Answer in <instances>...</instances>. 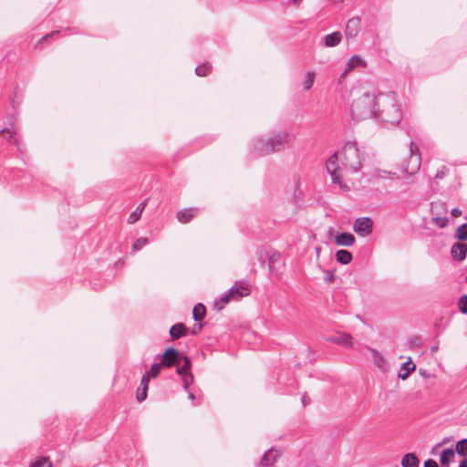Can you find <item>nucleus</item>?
I'll return each mask as SVG.
<instances>
[{"mask_svg": "<svg viewBox=\"0 0 467 467\" xmlns=\"http://www.w3.org/2000/svg\"><path fill=\"white\" fill-rule=\"evenodd\" d=\"M376 118L394 125L400 123L402 113L400 103L395 93L380 94L378 97Z\"/></svg>", "mask_w": 467, "mask_h": 467, "instance_id": "f257e3e1", "label": "nucleus"}, {"mask_svg": "<svg viewBox=\"0 0 467 467\" xmlns=\"http://www.w3.org/2000/svg\"><path fill=\"white\" fill-rule=\"evenodd\" d=\"M295 139V135L288 131H279L268 140H258L254 145V150L259 155H268L280 151L285 145L291 146Z\"/></svg>", "mask_w": 467, "mask_h": 467, "instance_id": "f03ea898", "label": "nucleus"}, {"mask_svg": "<svg viewBox=\"0 0 467 467\" xmlns=\"http://www.w3.org/2000/svg\"><path fill=\"white\" fill-rule=\"evenodd\" d=\"M377 99L374 94L365 92L356 98L351 105V116L354 120L361 121L376 117Z\"/></svg>", "mask_w": 467, "mask_h": 467, "instance_id": "7ed1b4c3", "label": "nucleus"}, {"mask_svg": "<svg viewBox=\"0 0 467 467\" xmlns=\"http://www.w3.org/2000/svg\"><path fill=\"white\" fill-rule=\"evenodd\" d=\"M421 164L419 148L410 142V148L402 150L400 166L404 173L413 175L418 172Z\"/></svg>", "mask_w": 467, "mask_h": 467, "instance_id": "20e7f679", "label": "nucleus"}, {"mask_svg": "<svg viewBox=\"0 0 467 467\" xmlns=\"http://www.w3.org/2000/svg\"><path fill=\"white\" fill-rule=\"evenodd\" d=\"M343 164L353 171H357L361 167L362 156L359 149L355 143L348 142L342 150Z\"/></svg>", "mask_w": 467, "mask_h": 467, "instance_id": "39448f33", "label": "nucleus"}, {"mask_svg": "<svg viewBox=\"0 0 467 467\" xmlns=\"http://www.w3.org/2000/svg\"><path fill=\"white\" fill-rule=\"evenodd\" d=\"M327 170L331 176L334 183L337 184L344 191H348V187L342 183L338 166V153L332 154L327 161Z\"/></svg>", "mask_w": 467, "mask_h": 467, "instance_id": "423d86ee", "label": "nucleus"}, {"mask_svg": "<svg viewBox=\"0 0 467 467\" xmlns=\"http://www.w3.org/2000/svg\"><path fill=\"white\" fill-rule=\"evenodd\" d=\"M183 355L173 348H168L162 355L161 365L165 367H171L179 363Z\"/></svg>", "mask_w": 467, "mask_h": 467, "instance_id": "0eeeda50", "label": "nucleus"}, {"mask_svg": "<svg viewBox=\"0 0 467 467\" xmlns=\"http://www.w3.org/2000/svg\"><path fill=\"white\" fill-rule=\"evenodd\" d=\"M353 228L357 234L367 236L371 233L372 222L368 217L358 218L355 221Z\"/></svg>", "mask_w": 467, "mask_h": 467, "instance_id": "6e6552de", "label": "nucleus"}, {"mask_svg": "<svg viewBox=\"0 0 467 467\" xmlns=\"http://www.w3.org/2000/svg\"><path fill=\"white\" fill-rule=\"evenodd\" d=\"M228 292L234 300H239L242 297L248 296L251 293L249 285L244 282H237L232 286Z\"/></svg>", "mask_w": 467, "mask_h": 467, "instance_id": "1a4fd4ad", "label": "nucleus"}, {"mask_svg": "<svg viewBox=\"0 0 467 467\" xmlns=\"http://www.w3.org/2000/svg\"><path fill=\"white\" fill-rule=\"evenodd\" d=\"M366 61L358 55H355L352 57H350L348 62L346 63L344 72L340 76L339 79L343 80L346 76L354 68L358 67H365Z\"/></svg>", "mask_w": 467, "mask_h": 467, "instance_id": "9d476101", "label": "nucleus"}, {"mask_svg": "<svg viewBox=\"0 0 467 467\" xmlns=\"http://www.w3.org/2000/svg\"><path fill=\"white\" fill-rule=\"evenodd\" d=\"M327 341L333 344L341 345L347 348H352L353 338L350 334L339 333L327 337Z\"/></svg>", "mask_w": 467, "mask_h": 467, "instance_id": "9b49d317", "label": "nucleus"}, {"mask_svg": "<svg viewBox=\"0 0 467 467\" xmlns=\"http://www.w3.org/2000/svg\"><path fill=\"white\" fill-rule=\"evenodd\" d=\"M360 30V20L358 18H351L348 21L345 34L348 38L355 37Z\"/></svg>", "mask_w": 467, "mask_h": 467, "instance_id": "f8f14e48", "label": "nucleus"}, {"mask_svg": "<svg viewBox=\"0 0 467 467\" xmlns=\"http://www.w3.org/2000/svg\"><path fill=\"white\" fill-rule=\"evenodd\" d=\"M368 349L371 354L372 360L375 366L379 368L380 370H386L388 364L384 356L375 348H368Z\"/></svg>", "mask_w": 467, "mask_h": 467, "instance_id": "ddd939ff", "label": "nucleus"}, {"mask_svg": "<svg viewBox=\"0 0 467 467\" xmlns=\"http://www.w3.org/2000/svg\"><path fill=\"white\" fill-rule=\"evenodd\" d=\"M198 213L197 208L183 209L177 213V219L182 223H189Z\"/></svg>", "mask_w": 467, "mask_h": 467, "instance_id": "4468645a", "label": "nucleus"}, {"mask_svg": "<svg viewBox=\"0 0 467 467\" xmlns=\"http://www.w3.org/2000/svg\"><path fill=\"white\" fill-rule=\"evenodd\" d=\"M342 40V34L338 31L333 32L324 36V46L327 47H337Z\"/></svg>", "mask_w": 467, "mask_h": 467, "instance_id": "2eb2a0df", "label": "nucleus"}, {"mask_svg": "<svg viewBox=\"0 0 467 467\" xmlns=\"http://www.w3.org/2000/svg\"><path fill=\"white\" fill-rule=\"evenodd\" d=\"M451 255L457 260H463L467 253V244L463 243H455L451 247Z\"/></svg>", "mask_w": 467, "mask_h": 467, "instance_id": "dca6fc26", "label": "nucleus"}, {"mask_svg": "<svg viewBox=\"0 0 467 467\" xmlns=\"http://www.w3.org/2000/svg\"><path fill=\"white\" fill-rule=\"evenodd\" d=\"M415 369L416 365L411 362L410 358H409L408 361L401 365L398 373V377L404 380L409 377L410 373L413 372Z\"/></svg>", "mask_w": 467, "mask_h": 467, "instance_id": "f3484780", "label": "nucleus"}, {"mask_svg": "<svg viewBox=\"0 0 467 467\" xmlns=\"http://www.w3.org/2000/svg\"><path fill=\"white\" fill-rule=\"evenodd\" d=\"M336 244L342 246H351L355 243V237L349 233H341L336 236Z\"/></svg>", "mask_w": 467, "mask_h": 467, "instance_id": "a211bd4d", "label": "nucleus"}, {"mask_svg": "<svg viewBox=\"0 0 467 467\" xmlns=\"http://www.w3.org/2000/svg\"><path fill=\"white\" fill-rule=\"evenodd\" d=\"M187 327L182 323L173 325L170 329V335L172 339H178L186 335Z\"/></svg>", "mask_w": 467, "mask_h": 467, "instance_id": "6ab92c4d", "label": "nucleus"}, {"mask_svg": "<svg viewBox=\"0 0 467 467\" xmlns=\"http://www.w3.org/2000/svg\"><path fill=\"white\" fill-rule=\"evenodd\" d=\"M280 453L276 451V450H269L267 451L262 460H261V463L262 465L264 466H269V465H272L275 461L276 459L279 457Z\"/></svg>", "mask_w": 467, "mask_h": 467, "instance_id": "aec40b11", "label": "nucleus"}, {"mask_svg": "<svg viewBox=\"0 0 467 467\" xmlns=\"http://www.w3.org/2000/svg\"><path fill=\"white\" fill-rule=\"evenodd\" d=\"M420 461L413 453H407L401 459L402 467H419Z\"/></svg>", "mask_w": 467, "mask_h": 467, "instance_id": "412c9836", "label": "nucleus"}, {"mask_svg": "<svg viewBox=\"0 0 467 467\" xmlns=\"http://www.w3.org/2000/svg\"><path fill=\"white\" fill-rule=\"evenodd\" d=\"M352 258L353 257H352L351 253L347 250L342 249V250H338L336 253V259L340 264L348 265L351 262Z\"/></svg>", "mask_w": 467, "mask_h": 467, "instance_id": "4be33fe9", "label": "nucleus"}, {"mask_svg": "<svg viewBox=\"0 0 467 467\" xmlns=\"http://www.w3.org/2000/svg\"><path fill=\"white\" fill-rule=\"evenodd\" d=\"M146 203L145 202H141L136 209L134 212H132L129 218H128V223L130 224H133L135 223L141 216L142 214V212L144 210V207H145Z\"/></svg>", "mask_w": 467, "mask_h": 467, "instance_id": "5701e85b", "label": "nucleus"}, {"mask_svg": "<svg viewBox=\"0 0 467 467\" xmlns=\"http://www.w3.org/2000/svg\"><path fill=\"white\" fill-rule=\"evenodd\" d=\"M455 453L452 449H446L441 454V465H449V463L454 459Z\"/></svg>", "mask_w": 467, "mask_h": 467, "instance_id": "b1692460", "label": "nucleus"}, {"mask_svg": "<svg viewBox=\"0 0 467 467\" xmlns=\"http://www.w3.org/2000/svg\"><path fill=\"white\" fill-rule=\"evenodd\" d=\"M234 300L233 296L230 295V293L227 291L226 294H224L219 300H217L214 303L213 307L220 311L222 310L225 305H227L230 301Z\"/></svg>", "mask_w": 467, "mask_h": 467, "instance_id": "393cba45", "label": "nucleus"}, {"mask_svg": "<svg viewBox=\"0 0 467 467\" xmlns=\"http://www.w3.org/2000/svg\"><path fill=\"white\" fill-rule=\"evenodd\" d=\"M206 314V309L202 304H197L192 310L193 318L196 321H201L204 318Z\"/></svg>", "mask_w": 467, "mask_h": 467, "instance_id": "a878e982", "label": "nucleus"}, {"mask_svg": "<svg viewBox=\"0 0 467 467\" xmlns=\"http://www.w3.org/2000/svg\"><path fill=\"white\" fill-rule=\"evenodd\" d=\"M29 467H53L47 457H39L29 464Z\"/></svg>", "mask_w": 467, "mask_h": 467, "instance_id": "bb28decb", "label": "nucleus"}, {"mask_svg": "<svg viewBox=\"0 0 467 467\" xmlns=\"http://www.w3.org/2000/svg\"><path fill=\"white\" fill-rule=\"evenodd\" d=\"M314 81H315V73L312 71L307 72L305 75V78L303 81L304 89L309 90L312 88Z\"/></svg>", "mask_w": 467, "mask_h": 467, "instance_id": "cd10ccee", "label": "nucleus"}, {"mask_svg": "<svg viewBox=\"0 0 467 467\" xmlns=\"http://www.w3.org/2000/svg\"><path fill=\"white\" fill-rule=\"evenodd\" d=\"M455 237L461 241L467 240V224L466 223H463L457 228L456 233H455Z\"/></svg>", "mask_w": 467, "mask_h": 467, "instance_id": "c85d7f7f", "label": "nucleus"}, {"mask_svg": "<svg viewBox=\"0 0 467 467\" xmlns=\"http://www.w3.org/2000/svg\"><path fill=\"white\" fill-rule=\"evenodd\" d=\"M181 360L184 361V364L177 368V373L180 375H186L191 368V361L186 356H182Z\"/></svg>", "mask_w": 467, "mask_h": 467, "instance_id": "c756f323", "label": "nucleus"}, {"mask_svg": "<svg viewBox=\"0 0 467 467\" xmlns=\"http://www.w3.org/2000/svg\"><path fill=\"white\" fill-rule=\"evenodd\" d=\"M455 451L458 454L464 456L467 454V439L459 441L456 443Z\"/></svg>", "mask_w": 467, "mask_h": 467, "instance_id": "7c9ffc66", "label": "nucleus"}, {"mask_svg": "<svg viewBox=\"0 0 467 467\" xmlns=\"http://www.w3.org/2000/svg\"><path fill=\"white\" fill-rule=\"evenodd\" d=\"M149 240L146 237H140L132 245V251L136 252L140 250L143 246L147 245Z\"/></svg>", "mask_w": 467, "mask_h": 467, "instance_id": "2f4dec72", "label": "nucleus"}, {"mask_svg": "<svg viewBox=\"0 0 467 467\" xmlns=\"http://www.w3.org/2000/svg\"><path fill=\"white\" fill-rule=\"evenodd\" d=\"M458 307L462 314H467V296H462L460 297Z\"/></svg>", "mask_w": 467, "mask_h": 467, "instance_id": "473e14b6", "label": "nucleus"}, {"mask_svg": "<svg viewBox=\"0 0 467 467\" xmlns=\"http://www.w3.org/2000/svg\"><path fill=\"white\" fill-rule=\"evenodd\" d=\"M210 67L208 65H200L196 67L195 72L198 76L204 77L208 74Z\"/></svg>", "mask_w": 467, "mask_h": 467, "instance_id": "72a5a7b5", "label": "nucleus"}, {"mask_svg": "<svg viewBox=\"0 0 467 467\" xmlns=\"http://www.w3.org/2000/svg\"><path fill=\"white\" fill-rule=\"evenodd\" d=\"M161 366H162L161 363L153 364L150 368V372L148 373V374H150V377H152V378L157 377L161 372Z\"/></svg>", "mask_w": 467, "mask_h": 467, "instance_id": "f704fd0d", "label": "nucleus"}, {"mask_svg": "<svg viewBox=\"0 0 467 467\" xmlns=\"http://www.w3.org/2000/svg\"><path fill=\"white\" fill-rule=\"evenodd\" d=\"M433 223L441 228H444L447 226L449 223V219L446 217H435L433 218Z\"/></svg>", "mask_w": 467, "mask_h": 467, "instance_id": "c9c22d12", "label": "nucleus"}, {"mask_svg": "<svg viewBox=\"0 0 467 467\" xmlns=\"http://www.w3.org/2000/svg\"><path fill=\"white\" fill-rule=\"evenodd\" d=\"M184 389H187L192 382V376L191 374L182 375Z\"/></svg>", "mask_w": 467, "mask_h": 467, "instance_id": "e433bc0d", "label": "nucleus"}, {"mask_svg": "<svg viewBox=\"0 0 467 467\" xmlns=\"http://www.w3.org/2000/svg\"><path fill=\"white\" fill-rule=\"evenodd\" d=\"M1 134L5 140H12L14 139V133L9 129L2 130Z\"/></svg>", "mask_w": 467, "mask_h": 467, "instance_id": "4c0bfd02", "label": "nucleus"}, {"mask_svg": "<svg viewBox=\"0 0 467 467\" xmlns=\"http://www.w3.org/2000/svg\"><path fill=\"white\" fill-rule=\"evenodd\" d=\"M147 397V389H144L143 388L139 389L137 392V400L141 402L143 401Z\"/></svg>", "mask_w": 467, "mask_h": 467, "instance_id": "58836bf2", "label": "nucleus"}, {"mask_svg": "<svg viewBox=\"0 0 467 467\" xmlns=\"http://www.w3.org/2000/svg\"><path fill=\"white\" fill-rule=\"evenodd\" d=\"M149 381H150V374L143 375L141 378V381H140L141 388L148 390Z\"/></svg>", "mask_w": 467, "mask_h": 467, "instance_id": "ea45409f", "label": "nucleus"}, {"mask_svg": "<svg viewBox=\"0 0 467 467\" xmlns=\"http://www.w3.org/2000/svg\"><path fill=\"white\" fill-rule=\"evenodd\" d=\"M424 467H439V465L434 460L429 459L424 462Z\"/></svg>", "mask_w": 467, "mask_h": 467, "instance_id": "a19ab883", "label": "nucleus"}, {"mask_svg": "<svg viewBox=\"0 0 467 467\" xmlns=\"http://www.w3.org/2000/svg\"><path fill=\"white\" fill-rule=\"evenodd\" d=\"M202 327V324H195V325L193 326L192 329V333L193 335L198 334V333L201 331Z\"/></svg>", "mask_w": 467, "mask_h": 467, "instance_id": "79ce46f5", "label": "nucleus"}, {"mask_svg": "<svg viewBox=\"0 0 467 467\" xmlns=\"http://www.w3.org/2000/svg\"><path fill=\"white\" fill-rule=\"evenodd\" d=\"M302 1L303 0H288L289 4L296 7H298L301 5Z\"/></svg>", "mask_w": 467, "mask_h": 467, "instance_id": "37998d69", "label": "nucleus"}, {"mask_svg": "<svg viewBox=\"0 0 467 467\" xmlns=\"http://www.w3.org/2000/svg\"><path fill=\"white\" fill-rule=\"evenodd\" d=\"M462 214V211L458 208H454L451 210V215L452 216H455V217H458Z\"/></svg>", "mask_w": 467, "mask_h": 467, "instance_id": "c03bdc74", "label": "nucleus"}, {"mask_svg": "<svg viewBox=\"0 0 467 467\" xmlns=\"http://www.w3.org/2000/svg\"><path fill=\"white\" fill-rule=\"evenodd\" d=\"M302 403H303V406L306 407V405H308L310 403V399L306 395H304L302 397Z\"/></svg>", "mask_w": 467, "mask_h": 467, "instance_id": "a18cd8bd", "label": "nucleus"}, {"mask_svg": "<svg viewBox=\"0 0 467 467\" xmlns=\"http://www.w3.org/2000/svg\"><path fill=\"white\" fill-rule=\"evenodd\" d=\"M459 467H467V458H465L459 465Z\"/></svg>", "mask_w": 467, "mask_h": 467, "instance_id": "49530a36", "label": "nucleus"}, {"mask_svg": "<svg viewBox=\"0 0 467 467\" xmlns=\"http://www.w3.org/2000/svg\"><path fill=\"white\" fill-rule=\"evenodd\" d=\"M188 398H189L190 400H193L195 399V396H194V394H193V393L189 392V394H188Z\"/></svg>", "mask_w": 467, "mask_h": 467, "instance_id": "de8ad7c7", "label": "nucleus"}, {"mask_svg": "<svg viewBox=\"0 0 467 467\" xmlns=\"http://www.w3.org/2000/svg\"><path fill=\"white\" fill-rule=\"evenodd\" d=\"M320 250H321V248H320V247H317V248H316V251H317V256L319 255Z\"/></svg>", "mask_w": 467, "mask_h": 467, "instance_id": "09e8293b", "label": "nucleus"}, {"mask_svg": "<svg viewBox=\"0 0 467 467\" xmlns=\"http://www.w3.org/2000/svg\"><path fill=\"white\" fill-rule=\"evenodd\" d=\"M436 177H442L441 172L437 173Z\"/></svg>", "mask_w": 467, "mask_h": 467, "instance_id": "8fccbe9b", "label": "nucleus"}, {"mask_svg": "<svg viewBox=\"0 0 467 467\" xmlns=\"http://www.w3.org/2000/svg\"><path fill=\"white\" fill-rule=\"evenodd\" d=\"M466 282H467V275H466Z\"/></svg>", "mask_w": 467, "mask_h": 467, "instance_id": "3c124183", "label": "nucleus"}]
</instances>
